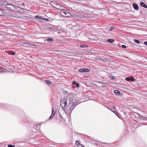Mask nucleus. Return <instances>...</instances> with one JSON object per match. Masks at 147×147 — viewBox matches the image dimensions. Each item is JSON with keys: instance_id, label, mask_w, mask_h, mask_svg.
Here are the masks:
<instances>
[{"instance_id": "nucleus-8", "label": "nucleus", "mask_w": 147, "mask_h": 147, "mask_svg": "<svg viewBox=\"0 0 147 147\" xmlns=\"http://www.w3.org/2000/svg\"><path fill=\"white\" fill-rule=\"evenodd\" d=\"M54 108H53L52 109V114L51 116L50 117L49 119H52L55 115V112L53 111Z\"/></svg>"}, {"instance_id": "nucleus-24", "label": "nucleus", "mask_w": 147, "mask_h": 147, "mask_svg": "<svg viewBox=\"0 0 147 147\" xmlns=\"http://www.w3.org/2000/svg\"><path fill=\"white\" fill-rule=\"evenodd\" d=\"M8 147H15V146L14 145L9 144L8 145Z\"/></svg>"}, {"instance_id": "nucleus-16", "label": "nucleus", "mask_w": 147, "mask_h": 147, "mask_svg": "<svg viewBox=\"0 0 147 147\" xmlns=\"http://www.w3.org/2000/svg\"><path fill=\"white\" fill-rule=\"evenodd\" d=\"M45 82L47 84H51V82L48 80H46L45 81Z\"/></svg>"}, {"instance_id": "nucleus-10", "label": "nucleus", "mask_w": 147, "mask_h": 147, "mask_svg": "<svg viewBox=\"0 0 147 147\" xmlns=\"http://www.w3.org/2000/svg\"><path fill=\"white\" fill-rule=\"evenodd\" d=\"M140 5L141 6L145 8H147V5L143 2H142L140 3Z\"/></svg>"}, {"instance_id": "nucleus-28", "label": "nucleus", "mask_w": 147, "mask_h": 147, "mask_svg": "<svg viewBox=\"0 0 147 147\" xmlns=\"http://www.w3.org/2000/svg\"><path fill=\"white\" fill-rule=\"evenodd\" d=\"M122 47L123 48H126V46L125 45H122Z\"/></svg>"}, {"instance_id": "nucleus-22", "label": "nucleus", "mask_w": 147, "mask_h": 147, "mask_svg": "<svg viewBox=\"0 0 147 147\" xmlns=\"http://www.w3.org/2000/svg\"><path fill=\"white\" fill-rule=\"evenodd\" d=\"M55 2H51V4L53 6Z\"/></svg>"}, {"instance_id": "nucleus-35", "label": "nucleus", "mask_w": 147, "mask_h": 147, "mask_svg": "<svg viewBox=\"0 0 147 147\" xmlns=\"http://www.w3.org/2000/svg\"><path fill=\"white\" fill-rule=\"evenodd\" d=\"M76 83V82H75V81H73L72 82V84H75Z\"/></svg>"}, {"instance_id": "nucleus-42", "label": "nucleus", "mask_w": 147, "mask_h": 147, "mask_svg": "<svg viewBox=\"0 0 147 147\" xmlns=\"http://www.w3.org/2000/svg\"><path fill=\"white\" fill-rule=\"evenodd\" d=\"M72 97H70L69 98V99L71 100V99H72Z\"/></svg>"}, {"instance_id": "nucleus-19", "label": "nucleus", "mask_w": 147, "mask_h": 147, "mask_svg": "<svg viewBox=\"0 0 147 147\" xmlns=\"http://www.w3.org/2000/svg\"><path fill=\"white\" fill-rule=\"evenodd\" d=\"M3 11L2 10H0V16H2L3 15Z\"/></svg>"}, {"instance_id": "nucleus-9", "label": "nucleus", "mask_w": 147, "mask_h": 147, "mask_svg": "<svg viewBox=\"0 0 147 147\" xmlns=\"http://www.w3.org/2000/svg\"><path fill=\"white\" fill-rule=\"evenodd\" d=\"M133 7L136 10H138L139 9L138 5L136 3H134L133 4Z\"/></svg>"}, {"instance_id": "nucleus-31", "label": "nucleus", "mask_w": 147, "mask_h": 147, "mask_svg": "<svg viewBox=\"0 0 147 147\" xmlns=\"http://www.w3.org/2000/svg\"><path fill=\"white\" fill-rule=\"evenodd\" d=\"M5 71L4 70L0 69V73H3Z\"/></svg>"}, {"instance_id": "nucleus-12", "label": "nucleus", "mask_w": 147, "mask_h": 147, "mask_svg": "<svg viewBox=\"0 0 147 147\" xmlns=\"http://www.w3.org/2000/svg\"><path fill=\"white\" fill-rule=\"evenodd\" d=\"M114 93L117 95H119L120 94V92L117 90H115L114 91Z\"/></svg>"}, {"instance_id": "nucleus-4", "label": "nucleus", "mask_w": 147, "mask_h": 147, "mask_svg": "<svg viewBox=\"0 0 147 147\" xmlns=\"http://www.w3.org/2000/svg\"><path fill=\"white\" fill-rule=\"evenodd\" d=\"M9 16L11 17H14L20 18H22L20 17L18 14L17 13H12L10 14Z\"/></svg>"}, {"instance_id": "nucleus-6", "label": "nucleus", "mask_w": 147, "mask_h": 147, "mask_svg": "<svg viewBox=\"0 0 147 147\" xmlns=\"http://www.w3.org/2000/svg\"><path fill=\"white\" fill-rule=\"evenodd\" d=\"M15 10H14V11H17L20 12L24 11V10L23 9H21L20 7H18L16 6L15 7Z\"/></svg>"}, {"instance_id": "nucleus-29", "label": "nucleus", "mask_w": 147, "mask_h": 147, "mask_svg": "<svg viewBox=\"0 0 147 147\" xmlns=\"http://www.w3.org/2000/svg\"><path fill=\"white\" fill-rule=\"evenodd\" d=\"M57 3L56 2L54 4V6H53V7H55V8H56V6H57Z\"/></svg>"}, {"instance_id": "nucleus-21", "label": "nucleus", "mask_w": 147, "mask_h": 147, "mask_svg": "<svg viewBox=\"0 0 147 147\" xmlns=\"http://www.w3.org/2000/svg\"><path fill=\"white\" fill-rule=\"evenodd\" d=\"M125 80L127 81H129L130 80V78L129 77H126L125 78Z\"/></svg>"}, {"instance_id": "nucleus-2", "label": "nucleus", "mask_w": 147, "mask_h": 147, "mask_svg": "<svg viewBox=\"0 0 147 147\" xmlns=\"http://www.w3.org/2000/svg\"><path fill=\"white\" fill-rule=\"evenodd\" d=\"M5 7L8 10L14 11L15 10L16 6L11 4H7L5 6Z\"/></svg>"}, {"instance_id": "nucleus-11", "label": "nucleus", "mask_w": 147, "mask_h": 147, "mask_svg": "<svg viewBox=\"0 0 147 147\" xmlns=\"http://www.w3.org/2000/svg\"><path fill=\"white\" fill-rule=\"evenodd\" d=\"M107 41L108 42H110V43H112L114 41V40L110 38V39H107Z\"/></svg>"}, {"instance_id": "nucleus-15", "label": "nucleus", "mask_w": 147, "mask_h": 147, "mask_svg": "<svg viewBox=\"0 0 147 147\" xmlns=\"http://www.w3.org/2000/svg\"><path fill=\"white\" fill-rule=\"evenodd\" d=\"M134 42L137 44H139L140 43V41L139 40H137L134 39Z\"/></svg>"}, {"instance_id": "nucleus-23", "label": "nucleus", "mask_w": 147, "mask_h": 147, "mask_svg": "<svg viewBox=\"0 0 147 147\" xmlns=\"http://www.w3.org/2000/svg\"><path fill=\"white\" fill-rule=\"evenodd\" d=\"M35 17L36 18L42 19V17L41 16L40 17L38 16H36Z\"/></svg>"}, {"instance_id": "nucleus-39", "label": "nucleus", "mask_w": 147, "mask_h": 147, "mask_svg": "<svg viewBox=\"0 0 147 147\" xmlns=\"http://www.w3.org/2000/svg\"><path fill=\"white\" fill-rule=\"evenodd\" d=\"M80 18H86L85 17H82V16L81 17H80Z\"/></svg>"}, {"instance_id": "nucleus-38", "label": "nucleus", "mask_w": 147, "mask_h": 147, "mask_svg": "<svg viewBox=\"0 0 147 147\" xmlns=\"http://www.w3.org/2000/svg\"><path fill=\"white\" fill-rule=\"evenodd\" d=\"M144 118V119H146V120H147V117H145Z\"/></svg>"}, {"instance_id": "nucleus-25", "label": "nucleus", "mask_w": 147, "mask_h": 147, "mask_svg": "<svg viewBox=\"0 0 147 147\" xmlns=\"http://www.w3.org/2000/svg\"><path fill=\"white\" fill-rule=\"evenodd\" d=\"M16 54V53L15 52H12L11 53V54L13 55H15Z\"/></svg>"}, {"instance_id": "nucleus-20", "label": "nucleus", "mask_w": 147, "mask_h": 147, "mask_svg": "<svg viewBox=\"0 0 147 147\" xmlns=\"http://www.w3.org/2000/svg\"><path fill=\"white\" fill-rule=\"evenodd\" d=\"M117 116L119 117V116L117 112L116 111H112Z\"/></svg>"}, {"instance_id": "nucleus-37", "label": "nucleus", "mask_w": 147, "mask_h": 147, "mask_svg": "<svg viewBox=\"0 0 147 147\" xmlns=\"http://www.w3.org/2000/svg\"><path fill=\"white\" fill-rule=\"evenodd\" d=\"M113 108L114 109H116V107L115 106H113Z\"/></svg>"}, {"instance_id": "nucleus-30", "label": "nucleus", "mask_w": 147, "mask_h": 147, "mask_svg": "<svg viewBox=\"0 0 147 147\" xmlns=\"http://www.w3.org/2000/svg\"><path fill=\"white\" fill-rule=\"evenodd\" d=\"M114 28L113 27H111V28H110V29H109V30L110 31H112Z\"/></svg>"}, {"instance_id": "nucleus-26", "label": "nucleus", "mask_w": 147, "mask_h": 147, "mask_svg": "<svg viewBox=\"0 0 147 147\" xmlns=\"http://www.w3.org/2000/svg\"><path fill=\"white\" fill-rule=\"evenodd\" d=\"M111 78L113 80H114L116 79V78L115 77L113 76L111 77Z\"/></svg>"}, {"instance_id": "nucleus-18", "label": "nucleus", "mask_w": 147, "mask_h": 147, "mask_svg": "<svg viewBox=\"0 0 147 147\" xmlns=\"http://www.w3.org/2000/svg\"><path fill=\"white\" fill-rule=\"evenodd\" d=\"M53 40V39L52 38H49L47 39V41L48 42L52 41Z\"/></svg>"}, {"instance_id": "nucleus-36", "label": "nucleus", "mask_w": 147, "mask_h": 147, "mask_svg": "<svg viewBox=\"0 0 147 147\" xmlns=\"http://www.w3.org/2000/svg\"><path fill=\"white\" fill-rule=\"evenodd\" d=\"M144 43L145 45H147V42H146V41L144 42Z\"/></svg>"}, {"instance_id": "nucleus-17", "label": "nucleus", "mask_w": 147, "mask_h": 147, "mask_svg": "<svg viewBox=\"0 0 147 147\" xmlns=\"http://www.w3.org/2000/svg\"><path fill=\"white\" fill-rule=\"evenodd\" d=\"M86 47H87L86 45H83V44L81 45H80V47L81 48H85Z\"/></svg>"}, {"instance_id": "nucleus-27", "label": "nucleus", "mask_w": 147, "mask_h": 147, "mask_svg": "<svg viewBox=\"0 0 147 147\" xmlns=\"http://www.w3.org/2000/svg\"><path fill=\"white\" fill-rule=\"evenodd\" d=\"M68 26L71 29V28L73 27V26H72V25H71V24L68 25Z\"/></svg>"}, {"instance_id": "nucleus-44", "label": "nucleus", "mask_w": 147, "mask_h": 147, "mask_svg": "<svg viewBox=\"0 0 147 147\" xmlns=\"http://www.w3.org/2000/svg\"><path fill=\"white\" fill-rule=\"evenodd\" d=\"M73 103H74V102H73V101H72V102Z\"/></svg>"}, {"instance_id": "nucleus-43", "label": "nucleus", "mask_w": 147, "mask_h": 147, "mask_svg": "<svg viewBox=\"0 0 147 147\" xmlns=\"http://www.w3.org/2000/svg\"><path fill=\"white\" fill-rule=\"evenodd\" d=\"M44 20H48V19H44Z\"/></svg>"}, {"instance_id": "nucleus-3", "label": "nucleus", "mask_w": 147, "mask_h": 147, "mask_svg": "<svg viewBox=\"0 0 147 147\" xmlns=\"http://www.w3.org/2000/svg\"><path fill=\"white\" fill-rule=\"evenodd\" d=\"M61 15L65 17H68L70 15V13L67 11H60Z\"/></svg>"}, {"instance_id": "nucleus-34", "label": "nucleus", "mask_w": 147, "mask_h": 147, "mask_svg": "<svg viewBox=\"0 0 147 147\" xmlns=\"http://www.w3.org/2000/svg\"><path fill=\"white\" fill-rule=\"evenodd\" d=\"M26 43L28 45H32L31 43H30L28 42H27Z\"/></svg>"}, {"instance_id": "nucleus-5", "label": "nucleus", "mask_w": 147, "mask_h": 147, "mask_svg": "<svg viewBox=\"0 0 147 147\" xmlns=\"http://www.w3.org/2000/svg\"><path fill=\"white\" fill-rule=\"evenodd\" d=\"M89 71V69L86 68L79 69L78 70V71L80 72H88Z\"/></svg>"}, {"instance_id": "nucleus-40", "label": "nucleus", "mask_w": 147, "mask_h": 147, "mask_svg": "<svg viewBox=\"0 0 147 147\" xmlns=\"http://www.w3.org/2000/svg\"><path fill=\"white\" fill-rule=\"evenodd\" d=\"M22 5H25V4L24 3H22Z\"/></svg>"}, {"instance_id": "nucleus-41", "label": "nucleus", "mask_w": 147, "mask_h": 147, "mask_svg": "<svg viewBox=\"0 0 147 147\" xmlns=\"http://www.w3.org/2000/svg\"><path fill=\"white\" fill-rule=\"evenodd\" d=\"M102 84H101V85H100V86H102H102H103V85H102Z\"/></svg>"}, {"instance_id": "nucleus-7", "label": "nucleus", "mask_w": 147, "mask_h": 147, "mask_svg": "<svg viewBox=\"0 0 147 147\" xmlns=\"http://www.w3.org/2000/svg\"><path fill=\"white\" fill-rule=\"evenodd\" d=\"M81 25L80 24L76 25L75 26H73V27L71 28V29L74 30H77L78 29V27H80Z\"/></svg>"}, {"instance_id": "nucleus-33", "label": "nucleus", "mask_w": 147, "mask_h": 147, "mask_svg": "<svg viewBox=\"0 0 147 147\" xmlns=\"http://www.w3.org/2000/svg\"><path fill=\"white\" fill-rule=\"evenodd\" d=\"M79 84L78 83H76V86L77 87H79Z\"/></svg>"}, {"instance_id": "nucleus-32", "label": "nucleus", "mask_w": 147, "mask_h": 147, "mask_svg": "<svg viewBox=\"0 0 147 147\" xmlns=\"http://www.w3.org/2000/svg\"><path fill=\"white\" fill-rule=\"evenodd\" d=\"M130 80L132 81H134V79L133 78H130Z\"/></svg>"}, {"instance_id": "nucleus-13", "label": "nucleus", "mask_w": 147, "mask_h": 147, "mask_svg": "<svg viewBox=\"0 0 147 147\" xmlns=\"http://www.w3.org/2000/svg\"><path fill=\"white\" fill-rule=\"evenodd\" d=\"M60 8H59V9H61L62 10H65L66 8L63 6L61 5V6H60Z\"/></svg>"}, {"instance_id": "nucleus-1", "label": "nucleus", "mask_w": 147, "mask_h": 147, "mask_svg": "<svg viewBox=\"0 0 147 147\" xmlns=\"http://www.w3.org/2000/svg\"><path fill=\"white\" fill-rule=\"evenodd\" d=\"M67 99L63 98L61 101L60 104L61 106L63 108H64L66 106Z\"/></svg>"}, {"instance_id": "nucleus-14", "label": "nucleus", "mask_w": 147, "mask_h": 147, "mask_svg": "<svg viewBox=\"0 0 147 147\" xmlns=\"http://www.w3.org/2000/svg\"><path fill=\"white\" fill-rule=\"evenodd\" d=\"M60 6H61V5L57 3L55 8L58 9H59V8H60Z\"/></svg>"}]
</instances>
